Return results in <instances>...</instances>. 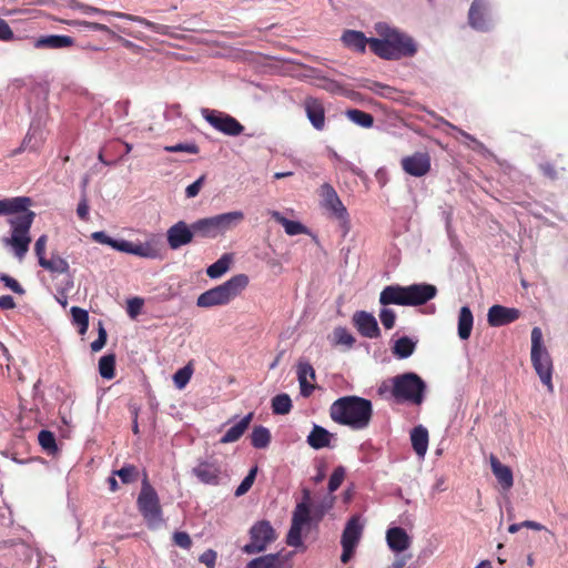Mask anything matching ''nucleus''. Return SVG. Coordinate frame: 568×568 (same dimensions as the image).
Returning <instances> with one entry per match:
<instances>
[{
  "instance_id": "e433bc0d",
  "label": "nucleus",
  "mask_w": 568,
  "mask_h": 568,
  "mask_svg": "<svg viewBox=\"0 0 568 568\" xmlns=\"http://www.w3.org/2000/svg\"><path fill=\"white\" fill-rule=\"evenodd\" d=\"M99 373L103 378L112 379L115 376V355H104L99 361Z\"/></svg>"
},
{
  "instance_id": "052dcab7",
  "label": "nucleus",
  "mask_w": 568,
  "mask_h": 568,
  "mask_svg": "<svg viewBox=\"0 0 568 568\" xmlns=\"http://www.w3.org/2000/svg\"><path fill=\"white\" fill-rule=\"evenodd\" d=\"M48 236L45 234L41 235L34 244V252L38 257V262L41 261V257H45V247H47Z\"/></svg>"
},
{
  "instance_id": "c03bdc74",
  "label": "nucleus",
  "mask_w": 568,
  "mask_h": 568,
  "mask_svg": "<svg viewBox=\"0 0 568 568\" xmlns=\"http://www.w3.org/2000/svg\"><path fill=\"white\" fill-rule=\"evenodd\" d=\"M256 474H257V466H254L253 468L250 469L248 474L245 476V478L242 480V483L235 489L236 497L245 495L251 489V487L253 486V484L255 481Z\"/></svg>"
},
{
  "instance_id": "f03ea898",
  "label": "nucleus",
  "mask_w": 568,
  "mask_h": 568,
  "mask_svg": "<svg viewBox=\"0 0 568 568\" xmlns=\"http://www.w3.org/2000/svg\"><path fill=\"white\" fill-rule=\"evenodd\" d=\"M374 29L378 37L372 38L371 51L378 58L396 61L412 58L417 53L416 41L406 32L385 22L376 23Z\"/></svg>"
},
{
  "instance_id": "72a5a7b5",
  "label": "nucleus",
  "mask_w": 568,
  "mask_h": 568,
  "mask_svg": "<svg viewBox=\"0 0 568 568\" xmlns=\"http://www.w3.org/2000/svg\"><path fill=\"white\" fill-rule=\"evenodd\" d=\"M232 258L229 254L222 255L216 262L206 268V274L210 278H217L226 273L230 268Z\"/></svg>"
},
{
  "instance_id": "6e6552de",
  "label": "nucleus",
  "mask_w": 568,
  "mask_h": 568,
  "mask_svg": "<svg viewBox=\"0 0 568 568\" xmlns=\"http://www.w3.org/2000/svg\"><path fill=\"white\" fill-rule=\"evenodd\" d=\"M531 363L542 384L552 392V363L547 349L542 346V333L539 327H534L531 331Z\"/></svg>"
},
{
  "instance_id": "774afa93",
  "label": "nucleus",
  "mask_w": 568,
  "mask_h": 568,
  "mask_svg": "<svg viewBox=\"0 0 568 568\" xmlns=\"http://www.w3.org/2000/svg\"><path fill=\"white\" fill-rule=\"evenodd\" d=\"M16 307V302L11 295L0 296V308L12 310Z\"/></svg>"
},
{
  "instance_id": "7c9ffc66",
  "label": "nucleus",
  "mask_w": 568,
  "mask_h": 568,
  "mask_svg": "<svg viewBox=\"0 0 568 568\" xmlns=\"http://www.w3.org/2000/svg\"><path fill=\"white\" fill-rule=\"evenodd\" d=\"M39 265L51 273L63 274L70 268L67 260L58 254H52L50 258L41 257Z\"/></svg>"
},
{
  "instance_id": "20e7f679",
  "label": "nucleus",
  "mask_w": 568,
  "mask_h": 568,
  "mask_svg": "<svg viewBox=\"0 0 568 568\" xmlns=\"http://www.w3.org/2000/svg\"><path fill=\"white\" fill-rule=\"evenodd\" d=\"M426 383L413 372L396 375L384 381L379 387L381 395L390 394L397 403L420 405L424 402Z\"/></svg>"
},
{
  "instance_id": "423d86ee",
  "label": "nucleus",
  "mask_w": 568,
  "mask_h": 568,
  "mask_svg": "<svg viewBox=\"0 0 568 568\" xmlns=\"http://www.w3.org/2000/svg\"><path fill=\"white\" fill-rule=\"evenodd\" d=\"M247 285V275H234L223 284L200 294L196 300V305L204 308L227 305L235 297H237L246 288Z\"/></svg>"
},
{
  "instance_id": "6ab92c4d",
  "label": "nucleus",
  "mask_w": 568,
  "mask_h": 568,
  "mask_svg": "<svg viewBox=\"0 0 568 568\" xmlns=\"http://www.w3.org/2000/svg\"><path fill=\"white\" fill-rule=\"evenodd\" d=\"M293 552L288 555L268 554L264 556H260L257 558L252 559L246 568H292L291 558Z\"/></svg>"
},
{
  "instance_id": "b1692460",
  "label": "nucleus",
  "mask_w": 568,
  "mask_h": 568,
  "mask_svg": "<svg viewBox=\"0 0 568 568\" xmlns=\"http://www.w3.org/2000/svg\"><path fill=\"white\" fill-rule=\"evenodd\" d=\"M388 547L395 552H402L409 548L410 537L402 527L389 528L386 532Z\"/></svg>"
},
{
  "instance_id": "864d4df0",
  "label": "nucleus",
  "mask_w": 568,
  "mask_h": 568,
  "mask_svg": "<svg viewBox=\"0 0 568 568\" xmlns=\"http://www.w3.org/2000/svg\"><path fill=\"white\" fill-rule=\"evenodd\" d=\"M382 324L386 329H390L395 325L396 314L390 308H382L379 313Z\"/></svg>"
},
{
  "instance_id": "39448f33",
  "label": "nucleus",
  "mask_w": 568,
  "mask_h": 568,
  "mask_svg": "<svg viewBox=\"0 0 568 568\" xmlns=\"http://www.w3.org/2000/svg\"><path fill=\"white\" fill-rule=\"evenodd\" d=\"M437 295V288L433 284L420 283L408 286L388 285L379 295L382 305L419 306L426 304Z\"/></svg>"
},
{
  "instance_id": "13d9d810",
  "label": "nucleus",
  "mask_w": 568,
  "mask_h": 568,
  "mask_svg": "<svg viewBox=\"0 0 568 568\" xmlns=\"http://www.w3.org/2000/svg\"><path fill=\"white\" fill-rule=\"evenodd\" d=\"M173 540L175 545L180 546L181 548L189 549L192 546V540L189 534L184 531H178L173 536Z\"/></svg>"
},
{
  "instance_id": "a878e982",
  "label": "nucleus",
  "mask_w": 568,
  "mask_h": 568,
  "mask_svg": "<svg viewBox=\"0 0 568 568\" xmlns=\"http://www.w3.org/2000/svg\"><path fill=\"white\" fill-rule=\"evenodd\" d=\"M253 419V413H248L239 423L233 425L220 439L221 444H229L239 440L248 428Z\"/></svg>"
},
{
  "instance_id": "e2e57ef3",
  "label": "nucleus",
  "mask_w": 568,
  "mask_h": 568,
  "mask_svg": "<svg viewBox=\"0 0 568 568\" xmlns=\"http://www.w3.org/2000/svg\"><path fill=\"white\" fill-rule=\"evenodd\" d=\"M113 248L119 252L132 254L133 243L130 241H125V240H121V241L115 240Z\"/></svg>"
},
{
  "instance_id": "6e6d98bb",
  "label": "nucleus",
  "mask_w": 568,
  "mask_h": 568,
  "mask_svg": "<svg viewBox=\"0 0 568 568\" xmlns=\"http://www.w3.org/2000/svg\"><path fill=\"white\" fill-rule=\"evenodd\" d=\"M81 9L85 13H94V14H97L100 19H105V18L111 17V16L122 17V18H128V19L131 18V16L125 14V13H116V12L102 11V10H99V9L90 7V6H81Z\"/></svg>"
},
{
  "instance_id": "a18cd8bd",
  "label": "nucleus",
  "mask_w": 568,
  "mask_h": 568,
  "mask_svg": "<svg viewBox=\"0 0 568 568\" xmlns=\"http://www.w3.org/2000/svg\"><path fill=\"white\" fill-rule=\"evenodd\" d=\"M302 528L303 526L292 523L288 534L286 536V544L292 547H300L303 545L302 541Z\"/></svg>"
},
{
  "instance_id": "f704fd0d",
  "label": "nucleus",
  "mask_w": 568,
  "mask_h": 568,
  "mask_svg": "<svg viewBox=\"0 0 568 568\" xmlns=\"http://www.w3.org/2000/svg\"><path fill=\"white\" fill-rule=\"evenodd\" d=\"M346 116L357 125L362 128H372L374 124V118L371 113L358 109H351L346 111Z\"/></svg>"
},
{
  "instance_id": "4be33fe9",
  "label": "nucleus",
  "mask_w": 568,
  "mask_h": 568,
  "mask_svg": "<svg viewBox=\"0 0 568 568\" xmlns=\"http://www.w3.org/2000/svg\"><path fill=\"white\" fill-rule=\"evenodd\" d=\"M343 44L357 53H365L366 47L371 48L372 38H366L362 31L346 30L341 38Z\"/></svg>"
},
{
  "instance_id": "49530a36",
  "label": "nucleus",
  "mask_w": 568,
  "mask_h": 568,
  "mask_svg": "<svg viewBox=\"0 0 568 568\" xmlns=\"http://www.w3.org/2000/svg\"><path fill=\"white\" fill-rule=\"evenodd\" d=\"M344 478H345V468L343 466H337L333 470V473L329 477V480H328L329 493H334L335 490H337L339 488V486L342 485Z\"/></svg>"
},
{
  "instance_id": "bb28decb",
  "label": "nucleus",
  "mask_w": 568,
  "mask_h": 568,
  "mask_svg": "<svg viewBox=\"0 0 568 568\" xmlns=\"http://www.w3.org/2000/svg\"><path fill=\"white\" fill-rule=\"evenodd\" d=\"M469 24L479 31H486L489 28V21L485 13L481 2H473L468 13Z\"/></svg>"
},
{
  "instance_id": "a211bd4d",
  "label": "nucleus",
  "mask_w": 568,
  "mask_h": 568,
  "mask_svg": "<svg viewBox=\"0 0 568 568\" xmlns=\"http://www.w3.org/2000/svg\"><path fill=\"white\" fill-rule=\"evenodd\" d=\"M519 316L520 312L517 308L493 305L488 310L487 322L493 327H499L517 321Z\"/></svg>"
},
{
  "instance_id": "f8f14e48",
  "label": "nucleus",
  "mask_w": 568,
  "mask_h": 568,
  "mask_svg": "<svg viewBox=\"0 0 568 568\" xmlns=\"http://www.w3.org/2000/svg\"><path fill=\"white\" fill-rule=\"evenodd\" d=\"M363 534V525L359 521L357 516H353L346 524L343 534L341 544L343 547V552L341 556V561L343 564H347L354 556L355 549L361 540Z\"/></svg>"
},
{
  "instance_id": "a19ab883",
  "label": "nucleus",
  "mask_w": 568,
  "mask_h": 568,
  "mask_svg": "<svg viewBox=\"0 0 568 568\" xmlns=\"http://www.w3.org/2000/svg\"><path fill=\"white\" fill-rule=\"evenodd\" d=\"M311 521V510L307 503H298L293 511L292 523L304 526Z\"/></svg>"
},
{
  "instance_id": "09e8293b",
  "label": "nucleus",
  "mask_w": 568,
  "mask_h": 568,
  "mask_svg": "<svg viewBox=\"0 0 568 568\" xmlns=\"http://www.w3.org/2000/svg\"><path fill=\"white\" fill-rule=\"evenodd\" d=\"M192 368L190 366H185L180 368L173 376L174 384L178 388L182 389L189 383L192 376Z\"/></svg>"
},
{
  "instance_id": "79ce46f5",
  "label": "nucleus",
  "mask_w": 568,
  "mask_h": 568,
  "mask_svg": "<svg viewBox=\"0 0 568 568\" xmlns=\"http://www.w3.org/2000/svg\"><path fill=\"white\" fill-rule=\"evenodd\" d=\"M132 254L144 258H158L160 256L159 250L150 243H133Z\"/></svg>"
},
{
  "instance_id": "f257e3e1",
  "label": "nucleus",
  "mask_w": 568,
  "mask_h": 568,
  "mask_svg": "<svg viewBox=\"0 0 568 568\" xmlns=\"http://www.w3.org/2000/svg\"><path fill=\"white\" fill-rule=\"evenodd\" d=\"M30 204L31 200L26 196L0 200V215L20 213L9 220L11 236L4 240V243L12 247L14 255L19 260L26 256L31 243L30 229L36 213L28 210Z\"/></svg>"
},
{
  "instance_id": "69168bd1",
  "label": "nucleus",
  "mask_w": 568,
  "mask_h": 568,
  "mask_svg": "<svg viewBox=\"0 0 568 568\" xmlns=\"http://www.w3.org/2000/svg\"><path fill=\"white\" fill-rule=\"evenodd\" d=\"M92 239L101 244H105V245H109L113 248V245H114V239L108 236L104 232L100 231V232H94L92 234Z\"/></svg>"
},
{
  "instance_id": "4c0bfd02",
  "label": "nucleus",
  "mask_w": 568,
  "mask_h": 568,
  "mask_svg": "<svg viewBox=\"0 0 568 568\" xmlns=\"http://www.w3.org/2000/svg\"><path fill=\"white\" fill-rule=\"evenodd\" d=\"M72 323L79 327L81 335L85 334L89 327V314L85 310L72 306L71 307Z\"/></svg>"
},
{
  "instance_id": "5701e85b",
  "label": "nucleus",
  "mask_w": 568,
  "mask_h": 568,
  "mask_svg": "<svg viewBox=\"0 0 568 568\" xmlns=\"http://www.w3.org/2000/svg\"><path fill=\"white\" fill-rule=\"evenodd\" d=\"M307 377L315 379V369L308 362L300 361L297 364V379L300 390L303 397H310L315 389V385L307 382Z\"/></svg>"
},
{
  "instance_id": "f3484780",
  "label": "nucleus",
  "mask_w": 568,
  "mask_h": 568,
  "mask_svg": "<svg viewBox=\"0 0 568 568\" xmlns=\"http://www.w3.org/2000/svg\"><path fill=\"white\" fill-rule=\"evenodd\" d=\"M306 116L313 128L323 131L325 128V106L322 100L314 97H306L303 101Z\"/></svg>"
},
{
  "instance_id": "58836bf2",
  "label": "nucleus",
  "mask_w": 568,
  "mask_h": 568,
  "mask_svg": "<svg viewBox=\"0 0 568 568\" xmlns=\"http://www.w3.org/2000/svg\"><path fill=\"white\" fill-rule=\"evenodd\" d=\"M292 409V400L287 394H280L272 399V410L277 415L288 414Z\"/></svg>"
},
{
  "instance_id": "9d476101",
  "label": "nucleus",
  "mask_w": 568,
  "mask_h": 568,
  "mask_svg": "<svg viewBox=\"0 0 568 568\" xmlns=\"http://www.w3.org/2000/svg\"><path fill=\"white\" fill-rule=\"evenodd\" d=\"M276 538L277 534L271 523L260 520L251 527L250 542L242 548V551L247 555L263 552Z\"/></svg>"
},
{
  "instance_id": "473e14b6",
  "label": "nucleus",
  "mask_w": 568,
  "mask_h": 568,
  "mask_svg": "<svg viewBox=\"0 0 568 568\" xmlns=\"http://www.w3.org/2000/svg\"><path fill=\"white\" fill-rule=\"evenodd\" d=\"M271 443V433L266 427L256 426L251 434V444L254 448H266Z\"/></svg>"
},
{
  "instance_id": "393cba45",
  "label": "nucleus",
  "mask_w": 568,
  "mask_h": 568,
  "mask_svg": "<svg viewBox=\"0 0 568 568\" xmlns=\"http://www.w3.org/2000/svg\"><path fill=\"white\" fill-rule=\"evenodd\" d=\"M489 463L491 471L500 486L505 490H509L514 485V476L510 467L501 464L500 460L493 454L489 457Z\"/></svg>"
},
{
  "instance_id": "0eeeda50",
  "label": "nucleus",
  "mask_w": 568,
  "mask_h": 568,
  "mask_svg": "<svg viewBox=\"0 0 568 568\" xmlns=\"http://www.w3.org/2000/svg\"><path fill=\"white\" fill-rule=\"evenodd\" d=\"M243 220V212L233 211L210 217L199 219L195 222H193V225L196 237L216 239L217 236L223 235L227 231L234 229Z\"/></svg>"
},
{
  "instance_id": "cd10ccee",
  "label": "nucleus",
  "mask_w": 568,
  "mask_h": 568,
  "mask_svg": "<svg viewBox=\"0 0 568 568\" xmlns=\"http://www.w3.org/2000/svg\"><path fill=\"white\" fill-rule=\"evenodd\" d=\"M74 40L70 36H60V34H50L41 37L37 40V48H50V49H61L68 48L73 44Z\"/></svg>"
},
{
  "instance_id": "1a4fd4ad",
  "label": "nucleus",
  "mask_w": 568,
  "mask_h": 568,
  "mask_svg": "<svg viewBox=\"0 0 568 568\" xmlns=\"http://www.w3.org/2000/svg\"><path fill=\"white\" fill-rule=\"evenodd\" d=\"M136 504L139 511L148 521H155L161 518L162 509L160 499L155 489L150 484L145 471L143 473L141 490L138 496Z\"/></svg>"
},
{
  "instance_id": "338daca9",
  "label": "nucleus",
  "mask_w": 568,
  "mask_h": 568,
  "mask_svg": "<svg viewBox=\"0 0 568 568\" xmlns=\"http://www.w3.org/2000/svg\"><path fill=\"white\" fill-rule=\"evenodd\" d=\"M77 214L82 221L89 220V205L85 199H82L78 204Z\"/></svg>"
},
{
  "instance_id": "7ed1b4c3",
  "label": "nucleus",
  "mask_w": 568,
  "mask_h": 568,
  "mask_svg": "<svg viewBox=\"0 0 568 568\" xmlns=\"http://www.w3.org/2000/svg\"><path fill=\"white\" fill-rule=\"evenodd\" d=\"M328 413L334 423L359 430L368 427L373 417V405L369 399L348 395L334 400Z\"/></svg>"
},
{
  "instance_id": "bf43d9fd",
  "label": "nucleus",
  "mask_w": 568,
  "mask_h": 568,
  "mask_svg": "<svg viewBox=\"0 0 568 568\" xmlns=\"http://www.w3.org/2000/svg\"><path fill=\"white\" fill-rule=\"evenodd\" d=\"M204 181H205V175L200 176L195 182H193L192 184H190L186 187L185 195L187 197H195L200 193Z\"/></svg>"
},
{
  "instance_id": "ea45409f",
  "label": "nucleus",
  "mask_w": 568,
  "mask_h": 568,
  "mask_svg": "<svg viewBox=\"0 0 568 568\" xmlns=\"http://www.w3.org/2000/svg\"><path fill=\"white\" fill-rule=\"evenodd\" d=\"M38 440L40 446L48 454H55L58 452L55 436L52 432L47 429L41 430L38 435Z\"/></svg>"
},
{
  "instance_id": "ddd939ff",
  "label": "nucleus",
  "mask_w": 568,
  "mask_h": 568,
  "mask_svg": "<svg viewBox=\"0 0 568 568\" xmlns=\"http://www.w3.org/2000/svg\"><path fill=\"white\" fill-rule=\"evenodd\" d=\"M320 196L322 197L323 207L328 210L336 220L343 224L348 222L347 210L333 185L329 183L322 184L320 189Z\"/></svg>"
},
{
  "instance_id": "8fccbe9b",
  "label": "nucleus",
  "mask_w": 568,
  "mask_h": 568,
  "mask_svg": "<svg viewBox=\"0 0 568 568\" xmlns=\"http://www.w3.org/2000/svg\"><path fill=\"white\" fill-rule=\"evenodd\" d=\"M539 170L542 173V175L551 181L557 180L559 176V171H565L564 166H560L559 169L551 162H544L539 164Z\"/></svg>"
},
{
  "instance_id": "603ef678",
  "label": "nucleus",
  "mask_w": 568,
  "mask_h": 568,
  "mask_svg": "<svg viewBox=\"0 0 568 568\" xmlns=\"http://www.w3.org/2000/svg\"><path fill=\"white\" fill-rule=\"evenodd\" d=\"M108 334L102 322H99L98 338L91 343L92 352L101 351L106 343Z\"/></svg>"
},
{
  "instance_id": "37998d69",
  "label": "nucleus",
  "mask_w": 568,
  "mask_h": 568,
  "mask_svg": "<svg viewBox=\"0 0 568 568\" xmlns=\"http://www.w3.org/2000/svg\"><path fill=\"white\" fill-rule=\"evenodd\" d=\"M334 339L338 345H345L348 348H352L355 344V337L347 331L345 327H336L334 329Z\"/></svg>"
},
{
  "instance_id": "5fc2aeb1",
  "label": "nucleus",
  "mask_w": 568,
  "mask_h": 568,
  "mask_svg": "<svg viewBox=\"0 0 568 568\" xmlns=\"http://www.w3.org/2000/svg\"><path fill=\"white\" fill-rule=\"evenodd\" d=\"M0 282H2L4 284L6 287L10 288L12 292L17 293V294H24V290L23 287L20 285V283L7 275V274H0Z\"/></svg>"
},
{
  "instance_id": "0e129e2a",
  "label": "nucleus",
  "mask_w": 568,
  "mask_h": 568,
  "mask_svg": "<svg viewBox=\"0 0 568 568\" xmlns=\"http://www.w3.org/2000/svg\"><path fill=\"white\" fill-rule=\"evenodd\" d=\"M13 39V32L8 26V23L0 19V40L1 41H9Z\"/></svg>"
},
{
  "instance_id": "3c124183",
  "label": "nucleus",
  "mask_w": 568,
  "mask_h": 568,
  "mask_svg": "<svg viewBox=\"0 0 568 568\" xmlns=\"http://www.w3.org/2000/svg\"><path fill=\"white\" fill-rule=\"evenodd\" d=\"M284 230L286 234L293 236L298 234H305L307 233L306 226H304L301 222L297 221H291V220H284Z\"/></svg>"
},
{
  "instance_id": "c756f323",
  "label": "nucleus",
  "mask_w": 568,
  "mask_h": 568,
  "mask_svg": "<svg viewBox=\"0 0 568 568\" xmlns=\"http://www.w3.org/2000/svg\"><path fill=\"white\" fill-rule=\"evenodd\" d=\"M474 324V316L468 306H463L458 316V336L460 339L466 341L470 337Z\"/></svg>"
},
{
  "instance_id": "c9c22d12",
  "label": "nucleus",
  "mask_w": 568,
  "mask_h": 568,
  "mask_svg": "<svg viewBox=\"0 0 568 568\" xmlns=\"http://www.w3.org/2000/svg\"><path fill=\"white\" fill-rule=\"evenodd\" d=\"M113 475L118 476L122 484L128 485L139 479L140 473L135 465L125 464L122 468L114 470Z\"/></svg>"
},
{
  "instance_id": "c85d7f7f",
  "label": "nucleus",
  "mask_w": 568,
  "mask_h": 568,
  "mask_svg": "<svg viewBox=\"0 0 568 568\" xmlns=\"http://www.w3.org/2000/svg\"><path fill=\"white\" fill-rule=\"evenodd\" d=\"M410 440L414 452L424 457L428 447V430L419 425L413 428L410 433Z\"/></svg>"
},
{
  "instance_id": "680f3d73",
  "label": "nucleus",
  "mask_w": 568,
  "mask_h": 568,
  "mask_svg": "<svg viewBox=\"0 0 568 568\" xmlns=\"http://www.w3.org/2000/svg\"><path fill=\"white\" fill-rule=\"evenodd\" d=\"M200 561L204 564L207 568H214L216 561V552L212 549L204 551L200 556Z\"/></svg>"
},
{
  "instance_id": "de8ad7c7",
  "label": "nucleus",
  "mask_w": 568,
  "mask_h": 568,
  "mask_svg": "<svg viewBox=\"0 0 568 568\" xmlns=\"http://www.w3.org/2000/svg\"><path fill=\"white\" fill-rule=\"evenodd\" d=\"M164 151L170 153H176V152H185L190 154H197L200 152L199 146L194 143H178L174 145H166L164 146Z\"/></svg>"
},
{
  "instance_id": "dca6fc26",
  "label": "nucleus",
  "mask_w": 568,
  "mask_h": 568,
  "mask_svg": "<svg viewBox=\"0 0 568 568\" xmlns=\"http://www.w3.org/2000/svg\"><path fill=\"white\" fill-rule=\"evenodd\" d=\"M352 323L363 337L377 338L381 336L376 318L366 311H356L353 314Z\"/></svg>"
},
{
  "instance_id": "2eb2a0df",
  "label": "nucleus",
  "mask_w": 568,
  "mask_h": 568,
  "mask_svg": "<svg viewBox=\"0 0 568 568\" xmlns=\"http://www.w3.org/2000/svg\"><path fill=\"white\" fill-rule=\"evenodd\" d=\"M196 237L194 225L184 221H179L169 227L166 232V241L171 250H178L193 242Z\"/></svg>"
},
{
  "instance_id": "aec40b11",
  "label": "nucleus",
  "mask_w": 568,
  "mask_h": 568,
  "mask_svg": "<svg viewBox=\"0 0 568 568\" xmlns=\"http://www.w3.org/2000/svg\"><path fill=\"white\" fill-rule=\"evenodd\" d=\"M192 473L203 484L217 485L221 469L216 463L201 462L192 469Z\"/></svg>"
},
{
  "instance_id": "412c9836",
  "label": "nucleus",
  "mask_w": 568,
  "mask_h": 568,
  "mask_svg": "<svg viewBox=\"0 0 568 568\" xmlns=\"http://www.w3.org/2000/svg\"><path fill=\"white\" fill-rule=\"evenodd\" d=\"M335 434L328 432L326 428L320 425H314L310 434L307 435L306 443L313 449L332 448V440L335 439Z\"/></svg>"
},
{
  "instance_id": "9b49d317",
  "label": "nucleus",
  "mask_w": 568,
  "mask_h": 568,
  "mask_svg": "<svg viewBox=\"0 0 568 568\" xmlns=\"http://www.w3.org/2000/svg\"><path fill=\"white\" fill-rule=\"evenodd\" d=\"M201 114L215 130L226 135L237 136L244 131V126L235 118L222 111L204 108Z\"/></svg>"
},
{
  "instance_id": "2f4dec72",
  "label": "nucleus",
  "mask_w": 568,
  "mask_h": 568,
  "mask_svg": "<svg viewBox=\"0 0 568 568\" xmlns=\"http://www.w3.org/2000/svg\"><path fill=\"white\" fill-rule=\"evenodd\" d=\"M416 343L409 337L403 336L395 342L392 352L397 358H407L414 353Z\"/></svg>"
},
{
  "instance_id": "4d7b16f0",
  "label": "nucleus",
  "mask_w": 568,
  "mask_h": 568,
  "mask_svg": "<svg viewBox=\"0 0 568 568\" xmlns=\"http://www.w3.org/2000/svg\"><path fill=\"white\" fill-rule=\"evenodd\" d=\"M144 301L141 297H133L128 301L126 312L134 318L141 313Z\"/></svg>"
},
{
  "instance_id": "4468645a",
  "label": "nucleus",
  "mask_w": 568,
  "mask_h": 568,
  "mask_svg": "<svg viewBox=\"0 0 568 568\" xmlns=\"http://www.w3.org/2000/svg\"><path fill=\"white\" fill-rule=\"evenodd\" d=\"M403 171L415 178H422L429 173L432 159L428 152H415L400 160Z\"/></svg>"
}]
</instances>
